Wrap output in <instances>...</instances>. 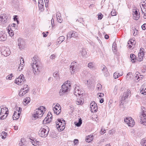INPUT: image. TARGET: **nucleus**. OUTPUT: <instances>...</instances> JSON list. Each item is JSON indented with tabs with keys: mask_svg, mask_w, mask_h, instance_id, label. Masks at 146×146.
<instances>
[{
	"mask_svg": "<svg viewBox=\"0 0 146 146\" xmlns=\"http://www.w3.org/2000/svg\"><path fill=\"white\" fill-rule=\"evenodd\" d=\"M38 58L37 56H35L31 59V65L33 68V72L35 75H38L40 72V63Z\"/></svg>",
	"mask_w": 146,
	"mask_h": 146,
	"instance_id": "obj_1",
	"label": "nucleus"
},
{
	"mask_svg": "<svg viewBox=\"0 0 146 146\" xmlns=\"http://www.w3.org/2000/svg\"><path fill=\"white\" fill-rule=\"evenodd\" d=\"M70 81H67L61 86V89L60 90L59 94L61 96L70 90L71 85L70 84Z\"/></svg>",
	"mask_w": 146,
	"mask_h": 146,
	"instance_id": "obj_2",
	"label": "nucleus"
},
{
	"mask_svg": "<svg viewBox=\"0 0 146 146\" xmlns=\"http://www.w3.org/2000/svg\"><path fill=\"white\" fill-rule=\"evenodd\" d=\"M1 111L0 113V119H4L6 118L9 113L8 110L5 106H1Z\"/></svg>",
	"mask_w": 146,
	"mask_h": 146,
	"instance_id": "obj_3",
	"label": "nucleus"
},
{
	"mask_svg": "<svg viewBox=\"0 0 146 146\" xmlns=\"http://www.w3.org/2000/svg\"><path fill=\"white\" fill-rule=\"evenodd\" d=\"M46 127L47 129L42 127L40 129L38 133L40 137H45L47 136L49 130L48 127L46 126Z\"/></svg>",
	"mask_w": 146,
	"mask_h": 146,
	"instance_id": "obj_4",
	"label": "nucleus"
},
{
	"mask_svg": "<svg viewBox=\"0 0 146 146\" xmlns=\"http://www.w3.org/2000/svg\"><path fill=\"white\" fill-rule=\"evenodd\" d=\"M17 111H15L13 116V120L18 119L20 117L21 113L22 108L17 107L16 108Z\"/></svg>",
	"mask_w": 146,
	"mask_h": 146,
	"instance_id": "obj_5",
	"label": "nucleus"
},
{
	"mask_svg": "<svg viewBox=\"0 0 146 146\" xmlns=\"http://www.w3.org/2000/svg\"><path fill=\"white\" fill-rule=\"evenodd\" d=\"M146 111L145 110H143L141 112V115H140V122L141 124L146 126V114L145 113Z\"/></svg>",
	"mask_w": 146,
	"mask_h": 146,
	"instance_id": "obj_6",
	"label": "nucleus"
},
{
	"mask_svg": "<svg viewBox=\"0 0 146 146\" xmlns=\"http://www.w3.org/2000/svg\"><path fill=\"white\" fill-rule=\"evenodd\" d=\"M25 80L24 75L22 74L15 79V83L18 85H21L23 83Z\"/></svg>",
	"mask_w": 146,
	"mask_h": 146,
	"instance_id": "obj_7",
	"label": "nucleus"
},
{
	"mask_svg": "<svg viewBox=\"0 0 146 146\" xmlns=\"http://www.w3.org/2000/svg\"><path fill=\"white\" fill-rule=\"evenodd\" d=\"M17 45L20 49H24L25 47V43L23 39L19 38L18 40Z\"/></svg>",
	"mask_w": 146,
	"mask_h": 146,
	"instance_id": "obj_8",
	"label": "nucleus"
},
{
	"mask_svg": "<svg viewBox=\"0 0 146 146\" xmlns=\"http://www.w3.org/2000/svg\"><path fill=\"white\" fill-rule=\"evenodd\" d=\"M78 65V63L75 61L71 63L70 66V69L72 74L74 73L75 70L77 68Z\"/></svg>",
	"mask_w": 146,
	"mask_h": 146,
	"instance_id": "obj_9",
	"label": "nucleus"
},
{
	"mask_svg": "<svg viewBox=\"0 0 146 146\" xmlns=\"http://www.w3.org/2000/svg\"><path fill=\"white\" fill-rule=\"evenodd\" d=\"M1 53L2 55L6 56L10 54V52L8 48L5 47H2L1 48Z\"/></svg>",
	"mask_w": 146,
	"mask_h": 146,
	"instance_id": "obj_10",
	"label": "nucleus"
},
{
	"mask_svg": "<svg viewBox=\"0 0 146 146\" xmlns=\"http://www.w3.org/2000/svg\"><path fill=\"white\" fill-rule=\"evenodd\" d=\"M74 95L76 96L77 95L80 96L82 94V92L80 90L79 87L75 85L74 86Z\"/></svg>",
	"mask_w": 146,
	"mask_h": 146,
	"instance_id": "obj_11",
	"label": "nucleus"
},
{
	"mask_svg": "<svg viewBox=\"0 0 146 146\" xmlns=\"http://www.w3.org/2000/svg\"><path fill=\"white\" fill-rule=\"evenodd\" d=\"M7 17L5 14L1 15L0 16V22L2 24H5L7 22Z\"/></svg>",
	"mask_w": 146,
	"mask_h": 146,
	"instance_id": "obj_12",
	"label": "nucleus"
},
{
	"mask_svg": "<svg viewBox=\"0 0 146 146\" xmlns=\"http://www.w3.org/2000/svg\"><path fill=\"white\" fill-rule=\"evenodd\" d=\"M7 36L4 31L0 32V40L5 41L6 39Z\"/></svg>",
	"mask_w": 146,
	"mask_h": 146,
	"instance_id": "obj_13",
	"label": "nucleus"
},
{
	"mask_svg": "<svg viewBox=\"0 0 146 146\" xmlns=\"http://www.w3.org/2000/svg\"><path fill=\"white\" fill-rule=\"evenodd\" d=\"M47 117H46L44 120L43 122L45 123H49L50 122L51 119L52 118V115L51 116H50V115L48 114Z\"/></svg>",
	"mask_w": 146,
	"mask_h": 146,
	"instance_id": "obj_14",
	"label": "nucleus"
},
{
	"mask_svg": "<svg viewBox=\"0 0 146 146\" xmlns=\"http://www.w3.org/2000/svg\"><path fill=\"white\" fill-rule=\"evenodd\" d=\"M62 119H57L58 121H57L56 123V127L58 129H59L60 127L59 126L61 125L63 123Z\"/></svg>",
	"mask_w": 146,
	"mask_h": 146,
	"instance_id": "obj_15",
	"label": "nucleus"
},
{
	"mask_svg": "<svg viewBox=\"0 0 146 146\" xmlns=\"http://www.w3.org/2000/svg\"><path fill=\"white\" fill-rule=\"evenodd\" d=\"M133 19L135 20H137L139 19L140 17L139 13H138L137 10L134 12Z\"/></svg>",
	"mask_w": 146,
	"mask_h": 146,
	"instance_id": "obj_16",
	"label": "nucleus"
},
{
	"mask_svg": "<svg viewBox=\"0 0 146 146\" xmlns=\"http://www.w3.org/2000/svg\"><path fill=\"white\" fill-rule=\"evenodd\" d=\"M144 53H143L142 52L139 53L138 54L137 59L138 61L139 62L143 60V59L144 57Z\"/></svg>",
	"mask_w": 146,
	"mask_h": 146,
	"instance_id": "obj_17",
	"label": "nucleus"
},
{
	"mask_svg": "<svg viewBox=\"0 0 146 146\" xmlns=\"http://www.w3.org/2000/svg\"><path fill=\"white\" fill-rule=\"evenodd\" d=\"M80 52V54L82 57H86L87 52L85 49L82 48L81 49Z\"/></svg>",
	"mask_w": 146,
	"mask_h": 146,
	"instance_id": "obj_18",
	"label": "nucleus"
},
{
	"mask_svg": "<svg viewBox=\"0 0 146 146\" xmlns=\"http://www.w3.org/2000/svg\"><path fill=\"white\" fill-rule=\"evenodd\" d=\"M63 121V123H62L61 125H60L59 126L60 128H59V129H58L59 131H62L63 130H64L65 127V121L64 119L62 120Z\"/></svg>",
	"mask_w": 146,
	"mask_h": 146,
	"instance_id": "obj_19",
	"label": "nucleus"
},
{
	"mask_svg": "<svg viewBox=\"0 0 146 146\" xmlns=\"http://www.w3.org/2000/svg\"><path fill=\"white\" fill-rule=\"evenodd\" d=\"M56 16L58 21L59 23H61L62 21V19H61L60 14L57 12L56 13Z\"/></svg>",
	"mask_w": 146,
	"mask_h": 146,
	"instance_id": "obj_20",
	"label": "nucleus"
},
{
	"mask_svg": "<svg viewBox=\"0 0 146 146\" xmlns=\"http://www.w3.org/2000/svg\"><path fill=\"white\" fill-rule=\"evenodd\" d=\"M40 112L41 113V110H40L38 109H37L35 110V112H34L33 115L35 119H36V118H37V116L38 115V113Z\"/></svg>",
	"mask_w": 146,
	"mask_h": 146,
	"instance_id": "obj_21",
	"label": "nucleus"
},
{
	"mask_svg": "<svg viewBox=\"0 0 146 146\" xmlns=\"http://www.w3.org/2000/svg\"><path fill=\"white\" fill-rule=\"evenodd\" d=\"M93 139V135H88L87 137L86 140L87 142L89 143L91 141H92Z\"/></svg>",
	"mask_w": 146,
	"mask_h": 146,
	"instance_id": "obj_22",
	"label": "nucleus"
},
{
	"mask_svg": "<svg viewBox=\"0 0 146 146\" xmlns=\"http://www.w3.org/2000/svg\"><path fill=\"white\" fill-rule=\"evenodd\" d=\"M88 67L94 70L95 68V64L93 62H90L88 64Z\"/></svg>",
	"mask_w": 146,
	"mask_h": 146,
	"instance_id": "obj_23",
	"label": "nucleus"
},
{
	"mask_svg": "<svg viewBox=\"0 0 146 146\" xmlns=\"http://www.w3.org/2000/svg\"><path fill=\"white\" fill-rule=\"evenodd\" d=\"M54 108H56L58 109V113H56V114L57 115H59L61 112V107L60 106V105L57 104L55 105V106L54 107Z\"/></svg>",
	"mask_w": 146,
	"mask_h": 146,
	"instance_id": "obj_24",
	"label": "nucleus"
},
{
	"mask_svg": "<svg viewBox=\"0 0 146 146\" xmlns=\"http://www.w3.org/2000/svg\"><path fill=\"white\" fill-rule=\"evenodd\" d=\"M20 90H22L26 92H28L29 91V88L27 85H24L23 88H21Z\"/></svg>",
	"mask_w": 146,
	"mask_h": 146,
	"instance_id": "obj_25",
	"label": "nucleus"
},
{
	"mask_svg": "<svg viewBox=\"0 0 146 146\" xmlns=\"http://www.w3.org/2000/svg\"><path fill=\"white\" fill-rule=\"evenodd\" d=\"M38 6L40 9L43 8V7L44 6V3L42 0H39Z\"/></svg>",
	"mask_w": 146,
	"mask_h": 146,
	"instance_id": "obj_26",
	"label": "nucleus"
},
{
	"mask_svg": "<svg viewBox=\"0 0 146 146\" xmlns=\"http://www.w3.org/2000/svg\"><path fill=\"white\" fill-rule=\"evenodd\" d=\"M134 41V40L133 39H131L128 41L127 43L128 45L127 46L129 48H130L132 47V46L133 45V43Z\"/></svg>",
	"mask_w": 146,
	"mask_h": 146,
	"instance_id": "obj_27",
	"label": "nucleus"
},
{
	"mask_svg": "<svg viewBox=\"0 0 146 146\" xmlns=\"http://www.w3.org/2000/svg\"><path fill=\"white\" fill-rule=\"evenodd\" d=\"M65 38L64 36H61L59 37L57 39V42L58 43H61L64 40Z\"/></svg>",
	"mask_w": 146,
	"mask_h": 146,
	"instance_id": "obj_28",
	"label": "nucleus"
},
{
	"mask_svg": "<svg viewBox=\"0 0 146 146\" xmlns=\"http://www.w3.org/2000/svg\"><path fill=\"white\" fill-rule=\"evenodd\" d=\"M136 56L133 54H131L130 55V58L132 62H134L136 60Z\"/></svg>",
	"mask_w": 146,
	"mask_h": 146,
	"instance_id": "obj_29",
	"label": "nucleus"
},
{
	"mask_svg": "<svg viewBox=\"0 0 146 146\" xmlns=\"http://www.w3.org/2000/svg\"><path fill=\"white\" fill-rule=\"evenodd\" d=\"M102 70L103 71L104 74L106 76L108 75V72L107 71V69L106 67L104 66L103 68L102 69Z\"/></svg>",
	"mask_w": 146,
	"mask_h": 146,
	"instance_id": "obj_30",
	"label": "nucleus"
},
{
	"mask_svg": "<svg viewBox=\"0 0 146 146\" xmlns=\"http://www.w3.org/2000/svg\"><path fill=\"white\" fill-rule=\"evenodd\" d=\"M15 25L16 24L13 23L11 24V26L9 25L8 26V29H10V30H15L16 29Z\"/></svg>",
	"mask_w": 146,
	"mask_h": 146,
	"instance_id": "obj_31",
	"label": "nucleus"
},
{
	"mask_svg": "<svg viewBox=\"0 0 146 146\" xmlns=\"http://www.w3.org/2000/svg\"><path fill=\"white\" fill-rule=\"evenodd\" d=\"M72 34V37H74L76 38H77L78 36L76 35V32L74 31H71Z\"/></svg>",
	"mask_w": 146,
	"mask_h": 146,
	"instance_id": "obj_32",
	"label": "nucleus"
},
{
	"mask_svg": "<svg viewBox=\"0 0 146 146\" xmlns=\"http://www.w3.org/2000/svg\"><path fill=\"white\" fill-rule=\"evenodd\" d=\"M7 133H5V131L2 132L1 133V136L3 139H5L7 136Z\"/></svg>",
	"mask_w": 146,
	"mask_h": 146,
	"instance_id": "obj_33",
	"label": "nucleus"
},
{
	"mask_svg": "<svg viewBox=\"0 0 146 146\" xmlns=\"http://www.w3.org/2000/svg\"><path fill=\"white\" fill-rule=\"evenodd\" d=\"M98 109V107L96 106H92L91 107V111H94V112L96 111Z\"/></svg>",
	"mask_w": 146,
	"mask_h": 146,
	"instance_id": "obj_34",
	"label": "nucleus"
},
{
	"mask_svg": "<svg viewBox=\"0 0 146 146\" xmlns=\"http://www.w3.org/2000/svg\"><path fill=\"white\" fill-rule=\"evenodd\" d=\"M32 141H31V143L35 146H38V144L39 143V142L38 141H37L36 140H32Z\"/></svg>",
	"mask_w": 146,
	"mask_h": 146,
	"instance_id": "obj_35",
	"label": "nucleus"
},
{
	"mask_svg": "<svg viewBox=\"0 0 146 146\" xmlns=\"http://www.w3.org/2000/svg\"><path fill=\"white\" fill-rule=\"evenodd\" d=\"M83 100L82 98H77L76 101V103L78 105L81 104Z\"/></svg>",
	"mask_w": 146,
	"mask_h": 146,
	"instance_id": "obj_36",
	"label": "nucleus"
},
{
	"mask_svg": "<svg viewBox=\"0 0 146 146\" xmlns=\"http://www.w3.org/2000/svg\"><path fill=\"white\" fill-rule=\"evenodd\" d=\"M30 101V99L29 97H27L26 98H25L24 100V101L25 104H27Z\"/></svg>",
	"mask_w": 146,
	"mask_h": 146,
	"instance_id": "obj_37",
	"label": "nucleus"
},
{
	"mask_svg": "<svg viewBox=\"0 0 146 146\" xmlns=\"http://www.w3.org/2000/svg\"><path fill=\"white\" fill-rule=\"evenodd\" d=\"M27 93V92H25L22 90H20L19 93V95L20 96H23Z\"/></svg>",
	"mask_w": 146,
	"mask_h": 146,
	"instance_id": "obj_38",
	"label": "nucleus"
},
{
	"mask_svg": "<svg viewBox=\"0 0 146 146\" xmlns=\"http://www.w3.org/2000/svg\"><path fill=\"white\" fill-rule=\"evenodd\" d=\"M132 119L130 117H126L124 119V121L127 124L129 122L130 120H132Z\"/></svg>",
	"mask_w": 146,
	"mask_h": 146,
	"instance_id": "obj_39",
	"label": "nucleus"
},
{
	"mask_svg": "<svg viewBox=\"0 0 146 146\" xmlns=\"http://www.w3.org/2000/svg\"><path fill=\"white\" fill-rule=\"evenodd\" d=\"M13 30H10L9 29H8V32L10 36H13L14 35V33L13 32Z\"/></svg>",
	"mask_w": 146,
	"mask_h": 146,
	"instance_id": "obj_40",
	"label": "nucleus"
},
{
	"mask_svg": "<svg viewBox=\"0 0 146 146\" xmlns=\"http://www.w3.org/2000/svg\"><path fill=\"white\" fill-rule=\"evenodd\" d=\"M82 123V120L80 118L79 119L78 121V122L76 123V125L77 127H80Z\"/></svg>",
	"mask_w": 146,
	"mask_h": 146,
	"instance_id": "obj_41",
	"label": "nucleus"
},
{
	"mask_svg": "<svg viewBox=\"0 0 146 146\" xmlns=\"http://www.w3.org/2000/svg\"><path fill=\"white\" fill-rule=\"evenodd\" d=\"M53 76L54 77L56 78L57 79H59V73L58 72H55L53 74Z\"/></svg>",
	"mask_w": 146,
	"mask_h": 146,
	"instance_id": "obj_42",
	"label": "nucleus"
},
{
	"mask_svg": "<svg viewBox=\"0 0 146 146\" xmlns=\"http://www.w3.org/2000/svg\"><path fill=\"white\" fill-rule=\"evenodd\" d=\"M129 122H128L127 123V125L129 126H133V125L135 124V122H133V121H132V120H130V121H129Z\"/></svg>",
	"mask_w": 146,
	"mask_h": 146,
	"instance_id": "obj_43",
	"label": "nucleus"
},
{
	"mask_svg": "<svg viewBox=\"0 0 146 146\" xmlns=\"http://www.w3.org/2000/svg\"><path fill=\"white\" fill-rule=\"evenodd\" d=\"M119 73H118L117 72H115V73H114L113 74V77L115 78H117L119 77Z\"/></svg>",
	"mask_w": 146,
	"mask_h": 146,
	"instance_id": "obj_44",
	"label": "nucleus"
},
{
	"mask_svg": "<svg viewBox=\"0 0 146 146\" xmlns=\"http://www.w3.org/2000/svg\"><path fill=\"white\" fill-rule=\"evenodd\" d=\"M24 64H22L21 63H20V66L18 68V70L20 71L21 70L23 69V68L24 66Z\"/></svg>",
	"mask_w": 146,
	"mask_h": 146,
	"instance_id": "obj_45",
	"label": "nucleus"
},
{
	"mask_svg": "<svg viewBox=\"0 0 146 146\" xmlns=\"http://www.w3.org/2000/svg\"><path fill=\"white\" fill-rule=\"evenodd\" d=\"M102 88V86L100 84H98L97 85V89L98 90H100Z\"/></svg>",
	"mask_w": 146,
	"mask_h": 146,
	"instance_id": "obj_46",
	"label": "nucleus"
},
{
	"mask_svg": "<svg viewBox=\"0 0 146 146\" xmlns=\"http://www.w3.org/2000/svg\"><path fill=\"white\" fill-rule=\"evenodd\" d=\"M41 113H40V112L38 113V115L37 116V118L39 117L40 118V117H42V113L43 114V110H41Z\"/></svg>",
	"mask_w": 146,
	"mask_h": 146,
	"instance_id": "obj_47",
	"label": "nucleus"
},
{
	"mask_svg": "<svg viewBox=\"0 0 146 146\" xmlns=\"http://www.w3.org/2000/svg\"><path fill=\"white\" fill-rule=\"evenodd\" d=\"M72 38V34L71 31L68 33L67 35V38L68 39V38Z\"/></svg>",
	"mask_w": 146,
	"mask_h": 146,
	"instance_id": "obj_48",
	"label": "nucleus"
},
{
	"mask_svg": "<svg viewBox=\"0 0 146 146\" xmlns=\"http://www.w3.org/2000/svg\"><path fill=\"white\" fill-rule=\"evenodd\" d=\"M13 76V74H11L7 76L6 77V78L7 79L10 80L12 79V78Z\"/></svg>",
	"mask_w": 146,
	"mask_h": 146,
	"instance_id": "obj_49",
	"label": "nucleus"
},
{
	"mask_svg": "<svg viewBox=\"0 0 146 146\" xmlns=\"http://www.w3.org/2000/svg\"><path fill=\"white\" fill-rule=\"evenodd\" d=\"M127 95L129 96L130 95V91L129 90H127L125 93H124V95Z\"/></svg>",
	"mask_w": 146,
	"mask_h": 146,
	"instance_id": "obj_50",
	"label": "nucleus"
},
{
	"mask_svg": "<svg viewBox=\"0 0 146 146\" xmlns=\"http://www.w3.org/2000/svg\"><path fill=\"white\" fill-rule=\"evenodd\" d=\"M133 29H132V30L134 31V33H133V35L134 36H135L137 35V32H138V31L136 30V29L135 28Z\"/></svg>",
	"mask_w": 146,
	"mask_h": 146,
	"instance_id": "obj_51",
	"label": "nucleus"
},
{
	"mask_svg": "<svg viewBox=\"0 0 146 146\" xmlns=\"http://www.w3.org/2000/svg\"><path fill=\"white\" fill-rule=\"evenodd\" d=\"M141 144L143 146H146V139L145 140L142 141Z\"/></svg>",
	"mask_w": 146,
	"mask_h": 146,
	"instance_id": "obj_52",
	"label": "nucleus"
},
{
	"mask_svg": "<svg viewBox=\"0 0 146 146\" xmlns=\"http://www.w3.org/2000/svg\"><path fill=\"white\" fill-rule=\"evenodd\" d=\"M96 106V103L94 102L93 101L90 104V107H92V106Z\"/></svg>",
	"mask_w": 146,
	"mask_h": 146,
	"instance_id": "obj_53",
	"label": "nucleus"
},
{
	"mask_svg": "<svg viewBox=\"0 0 146 146\" xmlns=\"http://www.w3.org/2000/svg\"><path fill=\"white\" fill-rule=\"evenodd\" d=\"M139 72H136L135 74V80H137V79L138 77V76L139 75Z\"/></svg>",
	"mask_w": 146,
	"mask_h": 146,
	"instance_id": "obj_54",
	"label": "nucleus"
},
{
	"mask_svg": "<svg viewBox=\"0 0 146 146\" xmlns=\"http://www.w3.org/2000/svg\"><path fill=\"white\" fill-rule=\"evenodd\" d=\"M53 111H54V113L56 114V113H58V110L56 108H54V107L53 108Z\"/></svg>",
	"mask_w": 146,
	"mask_h": 146,
	"instance_id": "obj_55",
	"label": "nucleus"
},
{
	"mask_svg": "<svg viewBox=\"0 0 146 146\" xmlns=\"http://www.w3.org/2000/svg\"><path fill=\"white\" fill-rule=\"evenodd\" d=\"M117 14L116 12H115V11H112L111 12V15L112 16H113L116 15Z\"/></svg>",
	"mask_w": 146,
	"mask_h": 146,
	"instance_id": "obj_56",
	"label": "nucleus"
},
{
	"mask_svg": "<svg viewBox=\"0 0 146 146\" xmlns=\"http://www.w3.org/2000/svg\"><path fill=\"white\" fill-rule=\"evenodd\" d=\"M143 76L141 75H140V74H139V75L138 76V77L137 79V80L138 81H139L141 79V78H143Z\"/></svg>",
	"mask_w": 146,
	"mask_h": 146,
	"instance_id": "obj_57",
	"label": "nucleus"
},
{
	"mask_svg": "<svg viewBox=\"0 0 146 146\" xmlns=\"http://www.w3.org/2000/svg\"><path fill=\"white\" fill-rule=\"evenodd\" d=\"M56 57V56L54 54H52L50 56V58L51 59H54Z\"/></svg>",
	"mask_w": 146,
	"mask_h": 146,
	"instance_id": "obj_58",
	"label": "nucleus"
},
{
	"mask_svg": "<svg viewBox=\"0 0 146 146\" xmlns=\"http://www.w3.org/2000/svg\"><path fill=\"white\" fill-rule=\"evenodd\" d=\"M73 142L74 143V145H76L78 142V140L77 139H75L74 141H73Z\"/></svg>",
	"mask_w": 146,
	"mask_h": 146,
	"instance_id": "obj_59",
	"label": "nucleus"
},
{
	"mask_svg": "<svg viewBox=\"0 0 146 146\" xmlns=\"http://www.w3.org/2000/svg\"><path fill=\"white\" fill-rule=\"evenodd\" d=\"M103 17V15L101 14H99L98 15V18L99 20H101L102 18Z\"/></svg>",
	"mask_w": 146,
	"mask_h": 146,
	"instance_id": "obj_60",
	"label": "nucleus"
},
{
	"mask_svg": "<svg viewBox=\"0 0 146 146\" xmlns=\"http://www.w3.org/2000/svg\"><path fill=\"white\" fill-rule=\"evenodd\" d=\"M142 28L143 30H145L146 29V24H144L142 26Z\"/></svg>",
	"mask_w": 146,
	"mask_h": 146,
	"instance_id": "obj_61",
	"label": "nucleus"
},
{
	"mask_svg": "<svg viewBox=\"0 0 146 146\" xmlns=\"http://www.w3.org/2000/svg\"><path fill=\"white\" fill-rule=\"evenodd\" d=\"M99 97H102L104 96V94L103 93H99L98 95Z\"/></svg>",
	"mask_w": 146,
	"mask_h": 146,
	"instance_id": "obj_62",
	"label": "nucleus"
},
{
	"mask_svg": "<svg viewBox=\"0 0 146 146\" xmlns=\"http://www.w3.org/2000/svg\"><path fill=\"white\" fill-rule=\"evenodd\" d=\"M40 110H44L45 109L44 107L41 106L39 107L38 108Z\"/></svg>",
	"mask_w": 146,
	"mask_h": 146,
	"instance_id": "obj_63",
	"label": "nucleus"
},
{
	"mask_svg": "<svg viewBox=\"0 0 146 146\" xmlns=\"http://www.w3.org/2000/svg\"><path fill=\"white\" fill-rule=\"evenodd\" d=\"M105 130H104L103 129V128H102L101 129V131H100V133L102 134H103L104 133H105Z\"/></svg>",
	"mask_w": 146,
	"mask_h": 146,
	"instance_id": "obj_64",
	"label": "nucleus"
}]
</instances>
